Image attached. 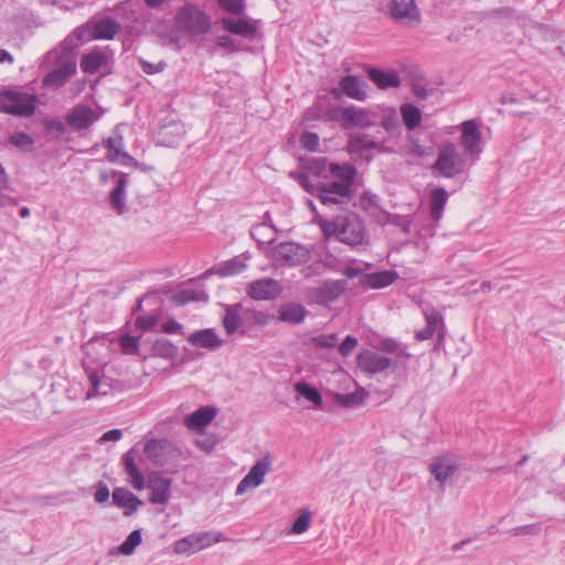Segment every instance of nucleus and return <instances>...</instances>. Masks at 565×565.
I'll return each instance as SVG.
<instances>
[{"instance_id": "1", "label": "nucleus", "mask_w": 565, "mask_h": 565, "mask_svg": "<svg viewBox=\"0 0 565 565\" xmlns=\"http://www.w3.org/2000/svg\"><path fill=\"white\" fill-rule=\"evenodd\" d=\"M327 237L333 236L337 241L349 246L361 245L366 235L363 220L354 212L345 211L332 221L322 224Z\"/></svg>"}, {"instance_id": "2", "label": "nucleus", "mask_w": 565, "mask_h": 565, "mask_svg": "<svg viewBox=\"0 0 565 565\" xmlns=\"http://www.w3.org/2000/svg\"><path fill=\"white\" fill-rule=\"evenodd\" d=\"M38 107V96L14 90L0 92V110L18 117H31Z\"/></svg>"}, {"instance_id": "3", "label": "nucleus", "mask_w": 565, "mask_h": 565, "mask_svg": "<svg viewBox=\"0 0 565 565\" xmlns=\"http://www.w3.org/2000/svg\"><path fill=\"white\" fill-rule=\"evenodd\" d=\"M118 31V24L110 20L105 19L96 22L93 26H82L75 30V32L64 41L66 49L78 46L79 44L90 40H110L115 36Z\"/></svg>"}, {"instance_id": "4", "label": "nucleus", "mask_w": 565, "mask_h": 565, "mask_svg": "<svg viewBox=\"0 0 565 565\" xmlns=\"http://www.w3.org/2000/svg\"><path fill=\"white\" fill-rule=\"evenodd\" d=\"M267 255L276 263L295 267L306 263L310 257V252L301 244L284 242L270 247Z\"/></svg>"}, {"instance_id": "5", "label": "nucleus", "mask_w": 565, "mask_h": 565, "mask_svg": "<svg viewBox=\"0 0 565 565\" xmlns=\"http://www.w3.org/2000/svg\"><path fill=\"white\" fill-rule=\"evenodd\" d=\"M175 26L181 31L198 35L210 29V21L200 9L188 4L178 11Z\"/></svg>"}, {"instance_id": "6", "label": "nucleus", "mask_w": 565, "mask_h": 565, "mask_svg": "<svg viewBox=\"0 0 565 565\" xmlns=\"http://www.w3.org/2000/svg\"><path fill=\"white\" fill-rule=\"evenodd\" d=\"M466 161L454 143H446L438 153L434 169L445 178H454L465 170Z\"/></svg>"}, {"instance_id": "7", "label": "nucleus", "mask_w": 565, "mask_h": 565, "mask_svg": "<svg viewBox=\"0 0 565 565\" xmlns=\"http://www.w3.org/2000/svg\"><path fill=\"white\" fill-rule=\"evenodd\" d=\"M388 13L395 22L408 28H416L422 22L420 10L415 0H391Z\"/></svg>"}, {"instance_id": "8", "label": "nucleus", "mask_w": 565, "mask_h": 565, "mask_svg": "<svg viewBox=\"0 0 565 565\" xmlns=\"http://www.w3.org/2000/svg\"><path fill=\"white\" fill-rule=\"evenodd\" d=\"M89 387L85 393V399L104 397L113 393L114 380L107 376L104 370L90 369L84 365Z\"/></svg>"}, {"instance_id": "9", "label": "nucleus", "mask_w": 565, "mask_h": 565, "mask_svg": "<svg viewBox=\"0 0 565 565\" xmlns=\"http://www.w3.org/2000/svg\"><path fill=\"white\" fill-rule=\"evenodd\" d=\"M270 468L271 457L269 455H266L262 459L257 460L252 466L248 473L237 484L236 494L242 495L247 490L259 487L264 482L265 476L269 472Z\"/></svg>"}, {"instance_id": "10", "label": "nucleus", "mask_w": 565, "mask_h": 565, "mask_svg": "<svg viewBox=\"0 0 565 565\" xmlns=\"http://www.w3.org/2000/svg\"><path fill=\"white\" fill-rule=\"evenodd\" d=\"M460 143L463 148L465 156L477 160L482 152L481 139L482 135L475 120H466L460 125Z\"/></svg>"}, {"instance_id": "11", "label": "nucleus", "mask_w": 565, "mask_h": 565, "mask_svg": "<svg viewBox=\"0 0 565 565\" xmlns=\"http://www.w3.org/2000/svg\"><path fill=\"white\" fill-rule=\"evenodd\" d=\"M352 196V189L337 181L321 182L318 193V199L324 205L345 204L351 201Z\"/></svg>"}, {"instance_id": "12", "label": "nucleus", "mask_w": 565, "mask_h": 565, "mask_svg": "<svg viewBox=\"0 0 565 565\" xmlns=\"http://www.w3.org/2000/svg\"><path fill=\"white\" fill-rule=\"evenodd\" d=\"M282 292L281 284L274 278H262L250 281L246 294L254 300H274Z\"/></svg>"}, {"instance_id": "13", "label": "nucleus", "mask_w": 565, "mask_h": 565, "mask_svg": "<svg viewBox=\"0 0 565 565\" xmlns=\"http://www.w3.org/2000/svg\"><path fill=\"white\" fill-rule=\"evenodd\" d=\"M147 488L150 492L149 501L153 504L164 505L170 500L171 479L159 471L148 476Z\"/></svg>"}, {"instance_id": "14", "label": "nucleus", "mask_w": 565, "mask_h": 565, "mask_svg": "<svg viewBox=\"0 0 565 565\" xmlns=\"http://www.w3.org/2000/svg\"><path fill=\"white\" fill-rule=\"evenodd\" d=\"M98 119L97 111L83 104L74 106L65 116L66 124L74 131L87 129Z\"/></svg>"}, {"instance_id": "15", "label": "nucleus", "mask_w": 565, "mask_h": 565, "mask_svg": "<svg viewBox=\"0 0 565 565\" xmlns=\"http://www.w3.org/2000/svg\"><path fill=\"white\" fill-rule=\"evenodd\" d=\"M457 468L456 460L449 456L436 457L429 465V471L440 489H444L446 481L456 472Z\"/></svg>"}, {"instance_id": "16", "label": "nucleus", "mask_w": 565, "mask_h": 565, "mask_svg": "<svg viewBox=\"0 0 565 565\" xmlns=\"http://www.w3.org/2000/svg\"><path fill=\"white\" fill-rule=\"evenodd\" d=\"M347 288V280H326L315 291L316 301L320 305L334 302Z\"/></svg>"}, {"instance_id": "17", "label": "nucleus", "mask_w": 565, "mask_h": 565, "mask_svg": "<svg viewBox=\"0 0 565 565\" xmlns=\"http://www.w3.org/2000/svg\"><path fill=\"white\" fill-rule=\"evenodd\" d=\"M391 364V359L369 350H364L358 355V366L365 373L375 374L383 372Z\"/></svg>"}, {"instance_id": "18", "label": "nucleus", "mask_w": 565, "mask_h": 565, "mask_svg": "<svg viewBox=\"0 0 565 565\" xmlns=\"http://www.w3.org/2000/svg\"><path fill=\"white\" fill-rule=\"evenodd\" d=\"M76 72V63L67 60L62 62L56 68L46 74L43 78L45 87L58 88L63 86Z\"/></svg>"}, {"instance_id": "19", "label": "nucleus", "mask_w": 565, "mask_h": 565, "mask_svg": "<svg viewBox=\"0 0 565 565\" xmlns=\"http://www.w3.org/2000/svg\"><path fill=\"white\" fill-rule=\"evenodd\" d=\"M343 94L355 100H365L367 97V84L359 76L348 75L339 83Z\"/></svg>"}, {"instance_id": "20", "label": "nucleus", "mask_w": 565, "mask_h": 565, "mask_svg": "<svg viewBox=\"0 0 565 565\" xmlns=\"http://www.w3.org/2000/svg\"><path fill=\"white\" fill-rule=\"evenodd\" d=\"M188 342L193 347L211 351L221 348L224 343L214 329L211 328L191 333L188 337Z\"/></svg>"}, {"instance_id": "21", "label": "nucleus", "mask_w": 565, "mask_h": 565, "mask_svg": "<svg viewBox=\"0 0 565 565\" xmlns=\"http://www.w3.org/2000/svg\"><path fill=\"white\" fill-rule=\"evenodd\" d=\"M345 115V120L343 124L344 129L350 128H369L373 126V111L372 109L358 108L354 106H349V109Z\"/></svg>"}, {"instance_id": "22", "label": "nucleus", "mask_w": 565, "mask_h": 565, "mask_svg": "<svg viewBox=\"0 0 565 565\" xmlns=\"http://www.w3.org/2000/svg\"><path fill=\"white\" fill-rule=\"evenodd\" d=\"M373 125L379 124L390 134L399 130V120L396 109L393 107L377 106L372 109Z\"/></svg>"}, {"instance_id": "23", "label": "nucleus", "mask_w": 565, "mask_h": 565, "mask_svg": "<svg viewBox=\"0 0 565 565\" xmlns=\"http://www.w3.org/2000/svg\"><path fill=\"white\" fill-rule=\"evenodd\" d=\"M113 502L124 509L127 516L132 515L142 504V501L126 488H116L113 491Z\"/></svg>"}, {"instance_id": "24", "label": "nucleus", "mask_w": 565, "mask_h": 565, "mask_svg": "<svg viewBox=\"0 0 565 565\" xmlns=\"http://www.w3.org/2000/svg\"><path fill=\"white\" fill-rule=\"evenodd\" d=\"M105 147L108 150L107 158L111 162H119L124 166H135L136 161L135 159L128 154L127 152L122 151L124 148V141L122 137L116 136L110 137L106 140Z\"/></svg>"}, {"instance_id": "25", "label": "nucleus", "mask_w": 565, "mask_h": 565, "mask_svg": "<svg viewBox=\"0 0 565 565\" xmlns=\"http://www.w3.org/2000/svg\"><path fill=\"white\" fill-rule=\"evenodd\" d=\"M397 277L398 275L394 270H383L362 275L360 284L372 289H381L392 285Z\"/></svg>"}, {"instance_id": "26", "label": "nucleus", "mask_w": 565, "mask_h": 565, "mask_svg": "<svg viewBox=\"0 0 565 565\" xmlns=\"http://www.w3.org/2000/svg\"><path fill=\"white\" fill-rule=\"evenodd\" d=\"M216 416V408L203 406L185 418V426L192 430H201Z\"/></svg>"}, {"instance_id": "27", "label": "nucleus", "mask_w": 565, "mask_h": 565, "mask_svg": "<svg viewBox=\"0 0 565 565\" xmlns=\"http://www.w3.org/2000/svg\"><path fill=\"white\" fill-rule=\"evenodd\" d=\"M367 76L380 89L396 88L402 83L394 71L384 72L372 67L367 70Z\"/></svg>"}, {"instance_id": "28", "label": "nucleus", "mask_w": 565, "mask_h": 565, "mask_svg": "<svg viewBox=\"0 0 565 565\" xmlns=\"http://www.w3.org/2000/svg\"><path fill=\"white\" fill-rule=\"evenodd\" d=\"M128 179L126 173H119L115 189L110 192L109 200L113 209L121 215L126 212V188Z\"/></svg>"}, {"instance_id": "29", "label": "nucleus", "mask_w": 565, "mask_h": 565, "mask_svg": "<svg viewBox=\"0 0 565 565\" xmlns=\"http://www.w3.org/2000/svg\"><path fill=\"white\" fill-rule=\"evenodd\" d=\"M221 23L224 30L245 38L252 36L256 32V26L245 19L223 18Z\"/></svg>"}, {"instance_id": "30", "label": "nucleus", "mask_w": 565, "mask_h": 565, "mask_svg": "<svg viewBox=\"0 0 565 565\" xmlns=\"http://www.w3.org/2000/svg\"><path fill=\"white\" fill-rule=\"evenodd\" d=\"M306 317V308L299 303H285L279 308L278 320L291 324H299Z\"/></svg>"}, {"instance_id": "31", "label": "nucleus", "mask_w": 565, "mask_h": 565, "mask_svg": "<svg viewBox=\"0 0 565 565\" xmlns=\"http://www.w3.org/2000/svg\"><path fill=\"white\" fill-rule=\"evenodd\" d=\"M329 172L339 179V183L347 184L349 189H352L356 175V170L352 164L330 163Z\"/></svg>"}, {"instance_id": "32", "label": "nucleus", "mask_w": 565, "mask_h": 565, "mask_svg": "<svg viewBox=\"0 0 565 565\" xmlns=\"http://www.w3.org/2000/svg\"><path fill=\"white\" fill-rule=\"evenodd\" d=\"M374 147H376V141L364 134L350 136L347 146L348 151L352 154L373 150Z\"/></svg>"}, {"instance_id": "33", "label": "nucleus", "mask_w": 565, "mask_h": 565, "mask_svg": "<svg viewBox=\"0 0 565 565\" xmlns=\"http://www.w3.org/2000/svg\"><path fill=\"white\" fill-rule=\"evenodd\" d=\"M448 194L444 188H436L431 191L430 195V215L434 221H439L445 205L447 203Z\"/></svg>"}, {"instance_id": "34", "label": "nucleus", "mask_w": 565, "mask_h": 565, "mask_svg": "<svg viewBox=\"0 0 565 565\" xmlns=\"http://www.w3.org/2000/svg\"><path fill=\"white\" fill-rule=\"evenodd\" d=\"M401 116L408 130H413L422 122V111L413 104H403L401 106Z\"/></svg>"}, {"instance_id": "35", "label": "nucleus", "mask_w": 565, "mask_h": 565, "mask_svg": "<svg viewBox=\"0 0 565 565\" xmlns=\"http://www.w3.org/2000/svg\"><path fill=\"white\" fill-rule=\"evenodd\" d=\"M207 295L202 289H182L172 296V301L184 306L193 301H207Z\"/></svg>"}, {"instance_id": "36", "label": "nucleus", "mask_w": 565, "mask_h": 565, "mask_svg": "<svg viewBox=\"0 0 565 565\" xmlns=\"http://www.w3.org/2000/svg\"><path fill=\"white\" fill-rule=\"evenodd\" d=\"M106 62V55L100 51H94L82 57L81 68L84 73L97 72Z\"/></svg>"}, {"instance_id": "37", "label": "nucleus", "mask_w": 565, "mask_h": 565, "mask_svg": "<svg viewBox=\"0 0 565 565\" xmlns=\"http://www.w3.org/2000/svg\"><path fill=\"white\" fill-rule=\"evenodd\" d=\"M367 395L369 394L365 390L359 388L353 393L337 394L335 401L339 405L351 408L363 405L367 398Z\"/></svg>"}, {"instance_id": "38", "label": "nucleus", "mask_w": 565, "mask_h": 565, "mask_svg": "<svg viewBox=\"0 0 565 565\" xmlns=\"http://www.w3.org/2000/svg\"><path fill=\"white\" fill-rule=\"evenodd\" d=\"M222 323L228 335L234 334L242 326V319L239 316L238 305L226 308Z\"/></svg>"}, {"instance_id": "39", "label": "nucleus", "mask_w": 565, "mask_h": 565, "mask_svg": "<svg viewBox=\"0 0 565 565\" xmlns=\"http://www.w3.org/2000/svg\"><path fill=\"white\" fill-rule=\"evenodd\" d=\"M295 391L313 404L316 408L321 409L323 406L322 396L317 388L306 382H297L295 384Z\"/></svg>"}, {"instance_id": "40", "label": "nucleus", "mask_w": 565, "mask_h": 565, "mask_svg": "<svg viewBox=\"0 0 565 565\" xmlns=\"http://www.w3.org/2000/svg\"><path fill=\"white\" fill-rule=\"evenodd\" d=\"M302 168L307 173H309L312 177L321 178L328 177L329 172V164L326 158H311L302 163Z\"/></svg>"}, {"instance_id": "41", "label": "nucleus", "mask_w": 565, "mask_h": 565, "mask_svg": "<svg viewBox=\"0 0 565 565\" xmlns=\"http://www.w3.org/2000/svg\"><path fill=\"white\" fill-rule=\"evenodd\" d=\"M152 354L162 359L173 360L178 355V348L168 339H158L152 344Z\"/></svg>"}, {"instance_id": "42", "label": "nucleus", "mask_w": 565, "mask_h": 565, "mask_svg": "<svg viewBox=\"0 0 565 565\" xmlns=\"http://www.w3.org/2000/svg\"><path fill=\"white\" fill-rule=\"evenodd\" d=\"M191 535L199 552L224 540L222 533L213 531L196 532L192 533Z\"/></svg>"}, {"instance_id": "43", "label": "nucleus", "mask_w": 565, "mask_h": 565, "mask_svg": "<svg viewBox=\"0 0 565 565\" xmlns=\"http://www.w3.org/2000/svg\"><path fill=\"white\" fill-rule=\"evenodd\" d=\"M141 530L137 529L126 537V540L118 546L117 551L121 555L130 556L135 553L136 548L141 544Z\"/></svg>"}, {"instance_id": "44", "label": "nucleus", "mask_w": 565, "mask_h": 565, "mask_svg": "<svg viewBox=\"0 0 565 565\" xmlns=\"http://www.w3.org/2000/svg\"><path fill=\"white\" fill-rule=\"evenodd\" d=\"M443 320L439 313L426 315V327L416 332L415 338L418 341H424L433 338L437 330L438 323Z\"/></svg>"}, {"instance_id": "45", "label": "nucleus", "mask_w": 565, "mask_h": 565, "mask_svg": "<svg viewBox=\"0 0 565 565\" xmlns=\"http://www.w3.org/2000/svg\"><path fill=\"white\" fill-rule=\"evenodd\" d=\"M252 236L259 243L271 244L275 241V230L268 226L266 222L252 227Z\"/></svg>"}, {"instance_id": "46", "label": "nucleus", "mask_w": 565, "mask_h": 565, "mask_svg": "<svg viewBox=\"0 0 565 565\" xmlns=\"http://www.w3.org/2000/svg\"><path fill=\"white\" fill-rule=\"evenodd\" d=\"M246 264L239 258H233L218 266L216 274L225 277L242 273L246 268Z\"/></svg>"}, {"instance_id": "47", "label": "nucleus", "mask_w": 565, "mask_h": 565, "mask_svg": "<svg viewBox=\"0 0 565 565\" xmlns=\"http://www.w3.org/2000/svg\"><path fill=\"white\" fill-rule=\"evenodd\" d=\"M311 520H312L311 511L308 509L302 510L300 512V514L298 515V518L292 523L290 533L295 534V535L303 534L310 527Z\"/></svg>"}, {"instance_id": "48", "label": "nucleus", "mask_w": 565, "mask_h": 565, "mask_svg": "<svg viewBox=\"0 0 565 565\" xmlns=\"http://www.w3.org/2000/svg\"><path fill=\"white\" fill-rule=\"evenodd\" d=\"M173 552L178 555H192L199 552L192 535L184 536L173 544Z\"/></svg>"}, {"instance_id": "49", "label": "nucleus", "mask_w": 565, "mask_h": 565, "mask_svg": "<svg viewBox=\"0 0 565 565\" xmlns=\"http://www.w3.org/2000/svg\"><path fill=\"white\" fill-rule=\"evenodd\" d=\"M290 177L298 181L301 186L311 195H316L318 198L319 188L321 186V182L313 183L310 180V174L305 172H291Z\"/></svg>"}, {"instance_id": "50", "label": "nucleus", "mask_w": 565, "mask_h": 565, "mask_svg": "<svg viewBox=\"0 0 565 565\" xmlns=\"http://www.w3.org/2000/svg\"><path fill=\"white\" fill-rule=\"evenodd\" d=\"M164 444V440L150 439L145 445V454L150 459H158L162 455Z\"/></svg>"}, {"instance_id": "51", "label": "nucleus", "mask_w": 565, "mask_h": 565, "mask_svg": "<svg viewBox=\"0 0 565 565\" xmlns=\"http://www.w3.org/2000/svg\"><path fill=\"white\" fill-rule=\"evenodd\" d=\"M122 351L128 354L138 353L139 339L130 334H124L119 340Z\"/></svg>"}, {"instance_id": "52", "label": "nucleus", "mask_w": 565, "mask_h": 565, "mask_svg": "<svg viewBox=\"0 0 565 565\" xmlns=\"http://www.w3.org/2000/svg\"><path fill=\"white\" fill-rule=\"evenodd\" d=\"M319 136L315 132H305L300 138V145L308 151H316L319 146Z\"/></svg>"}, {"instance_id": "53", "label": "nucleus", "mask_w": 565, "mask_h": 565, "mask_svg": "<svg viewBox=\"0 0 565 565\" xmlns=\"http://www.w3.org/2000/svg\"><path fill=\"white\" fill-rule=\"evenodd\" d=\"M217 2L222 9L233 14H239L245 9L243 0H217Z\"/></svg>"}, {"instance_id": "54", "label": "nucleus", "mask_w": 565, "mask_h": 565, "mask_svg": "<svg viewBox=\"0 0 565 565\" xmlns=\"http://www.w3.org/2000/svg\"><path fill=\"white\" fill-rule=\"evenodd\" d=\"M139 64L141 70L148 75L160 73L167 67L166 62L150 63L141 57L139 58Z\"/></svg>"}, {"instance_id": "55", "label": "nucleus", "mask_w": 565, "mask_h": 565, "mask_svg": "<svg viewBox=\"0 0 565 565\" xmlns=\"http://www.w3.org/2000/svg\"><path fill=\"white\" fill-rule=\"evenodd\" d=\"M11 142L18 148L25 149L33 146V139L24 132H18L11 136Z\"/></svg>"}, {"instance_id": "56", "label": "nucleus", "mask_w": 565, "mask_h": 565, "mask_svg": "<svg viewBox=\"0 0 565 565\" xmlns=\"http://www.w3.org/2000/svg\"><path fill=\"white\" fill-rule=\"evenodd\" d=\"M313 343L317 345V347H320V348H333L337 342H338V335L332 333V334H320V335H317L313 339Z\"/></svg>"}, {"instance_id": "57", "label": "nucleus", "mask_w": 565, "mask_h": 565, "mask_svg": "<svg viewBox=\"0 0 565 565\" xmlns=\"http://www.w3.org/2000/svg\"><path fill=\"white\" fill-rule=\"evenodd\" d=\"M358 347V339L351 335L345 337L342 343L339 345V352L343 356L350 355L353 350Z\"/></svg>"}, {"instance_id": "58", "label": "nucleus", "mask_w": 565, "mask_h": 565, "mask_svg": "<svg viewBox=\"0 0 565 565\" xmlns=\"http://www.w3.org/2000/svg\"><path fill=\"white\" fill-rule=\"evenodd\" d=\"M157 322L158 318L156 316L138 317L136 319V327L141 331H149L157 324Z\"/></svg>"}, {"instance_id": "59", "label": "nucleus", "mask_w": 565, "mask_h": 565, "mask_svg": "<svg viewBox=\"0 0 565 565\" xmlns=\"http://www.w3.org/2000/svg\"><path fill=\"white\" fill-rule=\"evenodd\" d=\"M110 492L108 487L104 482H98L94 499L97 503H105L109 499Z\"/></svg>"}, {"instance_id": "60", "label": "nucleus", "mask_w": 565, "mask_h": 565, "mask_svg": "<svg viewBox=\"0 0 565 565\" xmlns=\"http://www.w3.org/2000/svg\"><path fill=\"white\" fill-rule=\"evenodd\" d=\"M324 266L326 265L322 262H315L311 265L302 268L301 273L303 277L310 278L313 277L315 275H320L323 271Z\"/></svg>"}, {"instance_id": "61", "label": "nucleus", "mask_w": 565, "mask_h": 565, "mask_svg": "<svg viewBox=\"0 0 565 565\" xmlns=\"http://www.w3.org/2000/svg\"><path fill=\"white\" fill-rule=\"evenodd\" d=\"M128 481L129 483L138 491L142 490L145 488V478L143 475L140 472V470H135V472L128 473Z\"/></svg>"}, {"instance_id": "62", "label": "nucleus", "mask_w": 565, "mask_h": 565, "mask_svg": "<svg viewBox=\"0 0 565 565\" xmlns=\"http://www.w3.org/2000/svg\"><path fill=\"white\" fill-rule=\"evenodd\" d=\"M216 45L218 47H223L227 50V52H236L238 50L237 45L235 44L234 40L231 39L228 35H221L216 39Z\"/></svg>"}, {"instance_id": "63", "label": "nucleus", "mask_w": 565, "mask_h": 565, "mask_svg": "<svg viewBox=\"0 0 565 565\" xmlns=\"http://www.w3.org/2000/svg\"><path fill=\"white\" fill-rule=\"evenodd\" d=\"M252 319L257 326H266L274 320L275 317L266 311H254Z\"/></svg>"}, {"instance_id": "64", "label": "nucleus", "mask_w": 565, "mask_h": 565, "mask_svg": "<svg viewBox=\"0 0 565 565\" xmlns=\"http://www.w3.org/2000/svg\"><path fill=\"white\" fill-rule=\"evenodd\" d=\"M348 109H349V106L348 107H335L328 111V116L330 119L339 121L341 127L343 128V124L345 120L344 113H347Z\"/></svg>"}]
</instances>
